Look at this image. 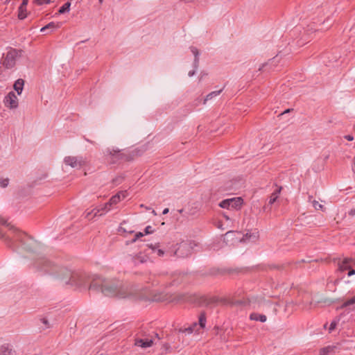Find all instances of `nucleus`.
Listing matches in <instances>:
<instances>
[{
    "instance_id": "3c124183",
    "label": "nucleus",
    "mask_w": 355,
    "mask_h": 355,
    "mask_svg": "<svg viewBox=\"0 0 355 355\" xmlns=\"http://www.w3.org/2000/svg\"><path fill=\"white\" fill-rule=\"evenodd\" d=\"M265 66V64H263L262 66L261 67L259 68V70H261V69Z\"/></svg>"
},
{
    "instance_id": "f03ea898",
    "label": "nucleus",
    "mask_w": 355,
    "mask_h": 355,
    "mask_svg": "<svg viewBox=\"0 0 355 355\" xmlns=\"http://www.w3.org/2000/svg\"><path fill=\"white\" fill-rule=\"evenodd\" d=\"M60 278L67 284L78 288H88L94 277L97 275H90L85 271H71L67 268H62L59 273Z\"/></svg>"
},
{
    "instance_id": "2eb2a0df",
    "label": "nucleus",
    "mask_w": 355,
    "mask_h": 355,
    "mask_svg": "<svg viewBox=\"0 0 355 355\" xmlns=\"http://www.w3.org/2000/svg\"><path fill=\"white\" fill-rule=\"evenodd\" d=\"M24 85V80L23 79L19 78L15 82L13 87L15 90L17 92L19 95L21 94Z\"/></svg>"
},
{
    "instance_id": "9b49d317",
    "label": "nucleus",
    "mask_w": 355,
    "mask_h": 355,
    "mask_svg": "<svg viewBox=\"0 0 355 355\" xmlns=\"http://www.w3.org/2000/svg\"><path fill=\"white\" fill-rule=\"evenodd\" d=\"M153 340L149 338L135 340V345L141 347L142 348L150 347L153 345Z\"/></svg>"
},
{
    "instance_id": "b1692460",
    "label": "nucleus",
    "mask_w": 355,
    "mask_h": 355,
    "mask_svg": "<svg viewBox=\"0 0 355 355\" xmlns=\"http://www.w3.org/2000/svg\"><path fill=\"white\" fill-rule=\"evenodd\" d=\"M27 16L26 7L20 6L18 10V18L19 19H24Z\"/></svg>"
},
{
    "instance_id": "7c9ffc66",
    "label": "nucleus",
    "mask_w": 355,
    "mask_h": 355,
    "mask_svg": "<svg viewBox=\"0 0 355 355\" xmlns=\"http://www.w3.org/2000/svg\"><path fill=\"white\" fill-rule=\"evenodd\" d=\"M153 232V227L150 225H148V226L146 227V228L144 230L145 235L151 234Z\"/></svg>"
},
{
    "instance_id": "864d4df0",
    "label": "nucleus",
    "mask_w": 355,
    "mask_h": 355,
    "mask_svg": "<svg viewBox=\"0 0 355 355\" xmlns=\"http://www.w3.org/2000/svg\"><path fill=\"white\" fill-rule=\"evenodd\" d=\"M224 216H225V218H226V220H229V219H230V218H229L227 216L224 215Z\"/></svg>"
},
{
    "instance_id": "a19ab883",
    "label": "nucleus",
    "mask_w": 355,
    "mask_h": 355,
    "mask_svg": "<svg viewBox=\"0 0 355 355\" xmlns=\"http://www.w3.org/2000/svg\"><path fill=\"white\" fill-rule=\"evenodd\" d=\"M162 348H164L165 351H167L170 348V345L168 343H164L162 345Z\"/></svg>"
},
{
    "instance_id": "393cba45",
    "label": "nucleus",
    "mask_w": 355,
    "mask_h": 355,
    "mask_svg": "<svg viewBox=\"0 0 355 355\" xmlns=\"http://www.w3.org/2000/svg\"><path fill=\"white\" fill-rule=\"evenodd\" d=\"M121 201V194H116L113 196L107 202L108 204L112 207L113 205H116Z\"/></svg>"
},
{
    "instance_id": "5fc2aeb1",
    "label": "nucleus",
    "mask_w": 355,
    "mask_h": 355,
    "mask_svg": "<svg viewBox=\"0 0 355 355\" xmlns=\"http://www.w3.org/2000/svg\"><path fill=\"white\" fill-rule=\"evenodd\" d=\"M1 223H2V224H6V221H5L4 220H1Z\"/></svg>"
},
{
    "instance_id": "8fccbe9b",
    "label": "nucleus",
    "mask_w": 355,
    "mask_h": 355,
    "mask_svg": "<svg viewBox=\"0 0 355 355\" xmlns=\"http://www.w3.org/2000/svg\"><path fill=\"white\" fill-rule=\"evenodd\" d=\"M312 198H313V197H312L311 196H309V201L311 202V201H312V200H311Z\"/></svg>"
},
{
    "instance_id": "423d86ee",
    "label": "nucleus",
    "mask_w": 355,
    "mask_h": 355,
    "mask_svg": "<svg viewBox=\"0 0 355 355\" xmlns=\"http://www.w3.org/2000/svg\"><path fill=\"white\" fill-rule=\"evenodd\" d=\"M64 162L72 168H80L87 164V160L83 156H67L64 157Z\"/></svg>"
},
{
    "instance_id": "f257e3e1",
    "label": "nucleus",
    "mask_w": 355,
    "mask_h": 355,
    "mask_svg": "<svg viewBox=\"0 0 355 355\" xmlns=\"http://www.w3.org/2000/svg\"><path fill=\"white\" fill-rule=\"evenodd\" d=\"M89 290L117 298H125L133 294L132 288L123 285L120 281L105 279L98 276L92 279Z\"/></svg>"
},
{
    "instance_id": "6e6d98bb",
    "label": "nucleus",
    "mask_w": 355,
    "mask_h": 355,
    "mask_svg": "<svg viewBox=\"0 0 355 355\" xmlns=\"http://www.w3.org/2000/svg\"><path fill=\"white\" fill-rule=\"evenodd\" d=\"M152 212H153V214L154 215H156V214H157L155 210H153V211H152Z\"/></svg>"
},
{
    "instance_id": "20e7f679",
    "label": "nucleus",
    "mask_w": 355,
    "mask_h": 355,
    "mask_svg": "<svg viewBox=\"0 0 355 355\" xmlns=\"http://www.w3.org/2000/svg\"><path fill=\"white\" fill-rule=\"evenodd\" d=\"M20 51L10 48L6 53L3 54L1 64L6 69H11L15 65L17 58L20 56Z\"/></svg>"
},
{
    "instance_id": "5701e85b",
    "label": "nucleus",
    "mask_w": 355,
    "mask_h": 355,
    "mask_svg": "<svg viewBox=\"0 0 355 355\" xmlns=\"http://www.w3.org/2000/svg\"><path fill=\"white\" fill-rule=\"evenodd\" d=\"M99 207V209H101V213L99 214V216H103L107 212H108L110 210H111L112 207L108 204V202L105 203L104 205H101Z\"/></svg>"
},
{
    "instance_id": "79ce46f5",
    "label": "nucleus",
    "mask_w": 355,
    "mask_h": 355,
    "mask_svg": "<svg viewBox=\"0 0 355 355\" xmlns=\"http://www.w3.org/2000/svg\"><path fill=\"white\" fill-rule=\"evenodd\" d=\"M28 3V0H22V3H21L20 6L26 7Z\"/></svg>"
},
{
    "instance_id": "39448f33",
    "label": "nucleus",
    "mask_w": 355,
    "mask_h": 355,
    "mask_svg": "<svg viewBox=\"0 0 355 355\" xmlns=\"http://www.w3.org/2000/svg\"><path fill=\"white\" fill-rule=\"evenodd\" d=\"M207 322V317L205 312H202L198 318V323L193 322L191 326L184 329H180L179 331L182 333L191 334L193 331H198L200 329H202L205 327Z\"/></svg>"
},
{
    "instance_id": "7ed1b4c3",
    "label": "nucleus",
    "mask_w": 355,
    "mask_h": 355,
    "mask_svg": "<svg viewBox=\"0 0 355 355\" xmlns=\"http://www.w3.org/2000/svg\"><path fill=\"white\" fill-rule=\"evenodd\" d=\"M105 161L110 164H116L123 161H130L132 158L130 155H127L119 149L107 148L104 151Z\"/></svg>"
},
{
    "instance_id": "c03bdc74",
    "label": "nucleus",
    "mask_w": 355,
    "mask_h": 355,
    "mask_svg": "<svg viewBox=\"0 0 355 355\" xmlns=\"http://www.w3.org/2000/svg\"><path fill=\"white\" fill-rule=\"evenodd\" d=\"M44 263H45V266H44V267H43L44 269L46 268V266L47 267L51 265V263L49 261H45Z\"/></svg>"
},
{
    "instance_id": "6ab92c4d",
    "label": "nucleus",
    "mask_w": 355,
    "mask_h": 355,
    "mask_svg": "<svg viewBox=\"0 0 355 355\" xmlns=\"http://www.w3.org/2000/svg\"><path fill=\"white\" fill-rule=\"evenodd\" d=\"M222 91H223V89L218 90V91H214V92H211L209 94H208L203 101V104H206V103L208 101L211 100L212 98L218 96L222 92Z\"/></svg>"
},
{
    "instance_id": "09e8293b",
    "label": "nucleus",
    "mask_w": 355,
    "mask_h": 355,
    "mask_svg": "<svg viewBox=\"0 0 355 355\" xmlns=\"http://www.w3.org/2000/svg\"><path fill=\"white\" fill-rule=\"evenodd\" d=\"M291 109H287L284 112H282V114H286V113H288V112H291Z\"/></svg>"
},
{
    "instance_id": "4be33fe9",
    "label": "nucleus",
    "mask_w": 355,
    "mask_h": 355,
    "mask_svg": "<svg viewBox=\"0 0 355 355\" xmlns=\"http://www.w3.org/2000/svg\"><path fill=\"white\" fill-rule=\"evenodd\" d=\"M191 51L192 52V53L195 56V59H194V67L195 68H197L198 65V62H199V58H198V55H199V51L198 50V49L196 47H194V46H191Z\"/></svg>"
},
{
    "instance_id": "052dcab7",
    "label": "nucleus",
    "mask_w": 355,
    "mask_h": 355,
    "mask_svg": "<svg viewBox=\"0 0 355 355\" xmlns=\"http://www.w3.org/2000/svg\"><path fill=\"white\" fill-rule=\"evenodd\" d=\"M99 1L101 3L103 1V0H99Z\"/></svg>"
},
{
    "instance_id": "9d476101",
    "label": "nucleus",
    "mask_w": 355,
    "mask_h": 355,
    "mask_svg": "<svg viewBox=\"0 0 355 355\" xmlns=\"http://www.w3.org/2000/svg\"><path fill=\"white\" fill-rule=\"evenodd\" d=\"M275 187H276L275 189L273 191V192L271 193V195L269 198V200H268L269 205H273L277 201V200L278 199L279 194L282 191V187H279L277 185H275Z\"/></svg>"
},
{
    "instance_id": "58836bf2",
    "label": "nucleus",
    "mask_w": 355,
    "mask_h": 355,
    "mask_svg": "<svg viewBox=\"0 0 355 355\" xmlns=\"http://www.w3.org/2000/svg\"><path fill=\"white\" fill-rule=\"evenodd\" d=\"M123 178L122 177H118L113 180V182L116 184H119L122 182Z\"/></svg>"
},
{
    "instance_id": "f8f14e48",
    "label": "nucleus",
    "mask_w": 355,
    "mask_h": 355,
    "mask_svg": "<svg viewBox=\"0 0 355 355\" xmlns=\"http://www.w3.org/2000/svg\"><path fill=\"white\" fill-rule=\"evenodd\" d=\"M354 259H345L339 265V270L342 272L349 270L354 265Z\"/></svg>"
},
{
    "instance_id": "2f4dec72",
    "label": "nucleus",
    "mask_w": 355,
    "mask_h": 355,
    "mask_svg": "<svg viewBox=\"0 0 355 355\" xmlns=\"http://www.w3.org/2000/svg\"><path fill=\"white\" fill-rule=\"evenodd\" d=\"M337 322L336 321H332L330 324L329 331L331 333L333 330H334L336 327Z\"/></svg>"
},
{
    "instance_id": "1a4fd4ad",
    "label": "nucleus",
    "mask_w": 355,
    "mask_h": 355,
    "mask_svg": "<svg viewBox=\"0 0 355 355\" xmlns=\"http://www.w3.org/2000/svg\"><path fill=\"white\" fill-rule=\"evenodd\" d=\"M4 104L10 109H15L18 107V98L14 92H9L4 98Z\"/></svg>"
},
{
    "instance_id": "0eeeda50",
    "label": "nucleus",
    "mask_w": 355,
    "mask_h": 355,
    "mask_svg": "<svg viewBox=\"0 0 355 355\" xmlns=\"http://www.w3.org/2000/svg\"><path fill=\"white\" fill-rule=\"evenodd\" d=\"M243 204V199L239 197L228 198L222 200L219 206L223 209H239Z\"/></svg>"
},
{
    "instance_id": "dca6fc26",
    "label": "nucleus",
    "mask_w": 355,
    "mask_h": 355,
    "mask_svg": "<svg viewBox=\"0 0 355 355\" xmlns=\"http://www.w3.org/2000/svg\"><path fill=\"white\" fill-rule=\"evenodd\" d=\"M218 298L216 296L203 297V303L206 306L215 305L218 303Z\"/></svg>"
},
{
    "instance_id": "a878e982",
    "label": "nucleus",
    "mask_w": 355,
    "mask_h": 355,
    "mask_svg": "<svg viewBox=\"0 0 355 355\" xmlns=\"http://www.w3.org/2000/svg\"><path fill=\"white\" fill-rule=\"evenodd\" d=\"M71 3L67 1L66 2L62 7L60 8L58 10L59 14H64L70 10Z\"/></svg>"
},
{
    "instance_id": "4c0bfd02",
    "label": "nucleus",
    "mask_w": 355,
    "mask_h": 355,
    "mask_svg": "<svg viewBox=\"0 0 355 355\" xmlns=\"http://www.w3.org/2000/svg\"><path fill=\"white\" fill-rule=\"evenodd\" d=\"M354 275H355V270L352 267L348 270L347 275H348V277H351Z\"/></svg>"
},
{
    "instance_id": "c9c22d12",
    "label": "nucleus",
    "mask_w": 355,
    "mask_h": 355,
    "mask_svg": "<svg viewBox=\"0 0 355 355\" xmlns=\"http://www.w3.org/2000/svg\"><path fill=\"white\" fill-rule=\"evenodd\" d=\"M8 184V179H3L0 182V186L2 187H6Z\"/></svg>"
},
{
    "instance_id": "4d7b16f0",
    "label": "nucleus",
    "mask_w": 355,
    "mask_h": 355,
    "mask_svg": "<svg viewBox=\"0 0 355 355\" xmlns=\"http://www.w3.org/2000/svg\"><path fill=\"white\" fill-rule=\"evenodd\" d=\"M352 215L355 214V210L354 211H352Z\"/></svg>"
},
{
    "instance_id": "ddd939ff",
    "label": "nucleus",
    "mask_w": 355,
    "mask_h": 355,
    "mask_svg": "<svg viewBox=\"0 0 355 355\" xmlns=\"http://www.w3.org/2000/svg\"><path fill=\"white\" fill-rule=\"evenodd\" d=\"M132 259L133 263L135 265H137L139 263H146L148 261V257L142 253H139V254H136L135 256H133Z\"/></svg>"
},
{
    "instance_id": "13d9d810",
    "label": "nucleus",
    "mask_w": 355,
    "mask_h": 355,
    "mask_svg": "<svg viewBox=\"0 0 355 355\" xmlns=\"http://www.w3.org/2000/svg\"><path fill=\"white\" fill-rule=\"evenodd\" d=\"M3 236V234L2 233L0 232V238H1Z\"/></svg>"
},
{
    "instance_id": "a18cd8bd",
    "label": "nucleus",
    "mask_w": 355,
    "mask_h": 355,
    "mask_svg": "<svg viewBox=\"0 0 355 355\" xmlns=\"http://www.w3.org/2000/svg\"><path fill=\"white\" fill-rule=\"evenodd\" d=\"M42 322L43 324H44L45 325H47L48 324V320L46 319V318H42Z\"/></svg>"
},
{
    "instance_id": "bf43d9fd",
    "label": "nucleus",
    "mask_w": 355,
    "mask_h": 355,
    "mask_svg": "<svg viewBox=\"0 0 355 355\" xmlns=\"http://www.w3.org/2000/svg\"><path fill=\"white\" fill-rule=\"evenodd\" d=\"M354 266H355V259H354Z\"/></svg>"
},
{
    "instance_id": "f704fd0d",
    "label": "nucleus",
    "mask_w": 355,
    "mask_h": 355,
    "mask_svg": "<svg viewBox=\"0 0 355 355\" xmlns=\"http://www.w3.org/2000/svg\"><path fill=\"white\" fill-rule=\"evenodd\" d=\"M116 194H121V200L124 199L125 198H126V196H128V192H127V191H121L119 193H117Z\"/></svg>"
},
{
    "instance_id": "412c9836",
    "label": "nucleus",
    "mask_w": 355,
    "mask_h": 355,
    "mask_svg": "<svg viewBox=\"0 0 355 355\" xmlns=\"http://www.w3.org/2000/svg\"><path fill=\"white\" fill-rule=\"evenodd\" d=\"M0 355H15V354L8 346L3 345L0 348Z\"/></svg>"
},
{
    "instance_id": "a211bd4d",
    "label": "nucleus",
    "mask_w": 355,
    "mask_h": 355,
    "mask_svg": "<svg viewBox=\"0 0 355 355\" xmlns=\"http://www.w3.org/2000/svg\"><path fill=\"white\" fill-rule=\"evenodd\" d=\"M148 248L151 249L154 252H156L157 256L162 257L164 254V251L162 249H159V244L155 243V244H148Z\"/></svg>"
},
{
    "instance_id": "473e14b6",
    "label": "nucleus",
    "mask_w": 355,
    "mask_h": 355,
    "mask_svg": "<svg viewBox=\"0 0 355 355\" xmlns=\"http://www.w3.org/2000/svg\"><path fill=\"white\" fill-rule=\"evenodd\" d=\"M37 5L48 4L51 2V0H35Z\"/></svg>"
},
{
    "instance_id": "aec40b11",
    "label": "nucleus",
    "mask_w": 355,
    "mask_h": 355,
    "mask_svg": "<svg viewBox=\"0 0 355 355\" xmlns=\"http://www.w3.org/2000/svg\"><path fill=\"white\" fill-rule=\"evenodd\" d=\"M223 272L225 273H227V274H229V275H237L239 273H241L243 272V270L242 269H240V268H224L223 269Z\"/></svg>"
},
{
    "instance_id": "f3484780",
    "label": "nucleus",
    "mask_w": 355,
    "mask_h": 355,
    "mask_svg": "<svg viewBox=\"0 0 355 355\" xmlns=\"http://www.w3.org/2000/svg\"><path fill=\"white\" fill-rule=\"evenodd\" d=\"M250 319L251 320L260 321L261 322H264L266 321L267 318L265 315L252 313L250 315Z\"/></svg>"
},
{
    "instance_id": "bb28decb",
    "label": "nucleus",
    "mask_w": 355,
    "mask_h": 355,
    "mask_svg": "<svg viewBox=\"0 0 355 355\" xmlns=\"http://www.w3.org/2000/svg\"><path fill=\"white\" fill-rule=\"evenodd\" d=\"M331 350L332 348L330 346L323 347L320 350V355H327Z\"/></svg>"
},
{
    "instance_id": "de8ad7c7",
    "label": "nucleus",
    "mask_w": 355,
    "mask_h": 355,
    "mask_svg": "<svg viewBox=\"0 0 355 355\" xmlns=\"http://www.w3.org/2000/svg\"><path fill=\"white\" fill-rule=\"evenodd\" d=\"M234 234V232H227L226 234H225V236H230V235H232Z\"/></svg>"
},
{
    "instance_id": "49530a36",
    "label": "nucleus",
    "mask_w": 355,
    "mask_h": 355,
    "mask_svg": "<svg viewBox=\"0 0 355 355\" xmlns=\"http://www.w3.org/2000/svg\"><path fill=\"white\" fill-rule=\"evenodd\" d=\"M169 211V209L168 208H165L163 211H162V214H168Z\"/></svg>"
},
{
    "instance_id": "6e6552de",
    "label": "nucleus",
    "mask_w": 355,
    "mask_h": 355,
    "mask_svg": "<svg viewBox=\"0 0 355 355\" xmlns=\"http://www.w3.org/2000/svg\"><path fill=\"white\" fill-rule=\"evenodd\" d=\"M176 245L178 248L174 251L173 254V255H175L178 257H185L191 254L192 248L191 243L187 241H183Z\"/></svg>"
},
{
    "instance_id": "603ef678",
    "label": "nucleus",
    "mask_w": 355,
    "mask_h": 355,
    "mask_svg": "<svg viewBox=\"0 0 355 355\" xmlns=\"http://www.w3.org/2000/svg\"><path fill=\"white\" fill-rule=\"evenodd\" d=\"M155 337H156L158 340H159V339H160V338L159 337V335H158L157 334H155Z\"/></svg>"
},
{
    "instance_id": "72a5a7b5",
    "label": "nucleus",
    "mask_w": 355,
    "mask_h": 355,
    "mask_svg": "<svg viewBox=\"0 0 355 355\" xmlns=\"http://www.w3.org/2000/svg\"><path fill=\"white\" fill-rule=\"evenodd\" d=\"M99 209V207H97L92 210L93 213V216H99V214L101 213V209Z\"/></svg>"
},
{
    "instance_id": "4468645a",
    "label": "nucleus",
    "mask_w": 355,
    "mask_h": 355,
    "mask_svg": "<svg viewBox=\"0 0 355 355\" xmlns=\"http://www.w3.org/2000/svg\"><path fill=\"white\" fill-rule=\"evenodd\" d=\"M60 27V23H59V22L55 23L53 21H51V22L49 23L48 24H46V26H44V27H42L40 29V31L42 33H44L46 31L50 30V32H52L54 30L59 28Z\"/></svg>"
},
{
    "instance_id": "37998d69",
    "label": "nucleus",
    "mask_w": 355,
    "mask_h": 355,
    "mask_svg": "<svg viewBox=\"0 0 355 355\" xmlns=\"http://www.w3.org/2000/svg\"><path fill=\"white\" fill-rule=\"evenodd\" d=\"M196 71L195 70L190 71L188 73L189 76H193L195 74Z\"/></svg>"
},
{
    "instance_id": "c85d7f7f",
    "label": "nucleus",
    "mask_w": 355,
    "mask_h": 355,
    "mask_svg": "<svg viewBox=\"0 0 355 355\" xmlns=\"http://www.w3.org/2000/svg\"><path fill=\"white\" fill-rule=\"evenodd\" d=\"M312 205L316 210H322L323 209V205L320 204L318 201L313 200L311 201Z\"/></svg>"
},
{
    "instance_id": "e433bc0d",
    "label": "nucleus",
    "mask_w": 355,
    "mask_h": 355,
    "mask_svg": "<svg viewBox=\"0 0 355 355\" xmlns=\"http://www.w3.org/2000/svg\"><path fill=\"white\" fill-rule=\"evenodd\" d=\"M85 218H88L89 220L94 217L93 216V213H92V211H86L85 212Z\"/></svg>"
},
{
    "instance_id": "cd10ccee",
    "label": "nucleus",
    "mask_w": 355,
    "mask_h": 355,
    "mask_svg": "<svg viewBox=\"0 0 355 355\" xmlns=\"http://www.w3.org/2000/svg\"><path fill=\"white\" fill-rule=\"evenodd\" d=\"M355 304V295L354 297H352V298L346 300L343 304V307H347L348 306H350V305H352V304Z\"/></svg>"
},
{
    "instance_id": "c756f323",
    "label": "nucleus",
    "mask_w": 355,
    "mask_h": 355,
    "mask_svg": "<svg viewBox=\"0 0 355 355\" xmlns=\"http://www.w3.org/2000/svg\"><path fill=\"white\" fill-rule=\"evenodd\" d=\"M145 235L144 232H137L135 235V238L132 240V242L134 243L141 237L144 236Z\"/></svg>"
},
{
    "instance_id": "ea45409f",
    "label": "nucleus",
    "mask_w": 355,
    "mask_h": 355,
    "mask_svg": "<svg viewBox=\"0 0 355 355\" xmlns=\"http://www.w3.org/2000/svg\"><path fill=\"white\" fill-rule=\"evenodd\" d=\"M344 137L347 141H353L354 140V137L350 135H345Z\"/></svg>"
}]
</instances>
